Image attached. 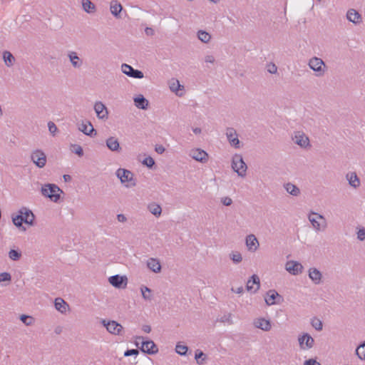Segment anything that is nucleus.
<instances>
[{
    "label": "nucleus",
    "instance_id": "nucleus-1",
    "mask_svg": "<svg viewBox=\"0 0 365 365\" xmlns=\"http://www.w3.org/2000/svg\"><path fill=\"white\" fill-rule=\"evenodd\" d=\"M308 219L317 232L324 230L327 227L325 217L320 214L312 212L309 215Z\"/></svg>",
    "mask_w": 365,
    "mask_h": 365
},
{
    "label": "nucleus",
    "instance_id": "nucleus-2",
    "mask_svg": "<svg viewBox=\"0 0 365 365\" xmlns=\"http://www.w3.org/2000/svg\"><path fill=\"white\" fill-rule=\"evenodd\" d=\"M140 343L141 344L140 349L143 353L153 354L158 351L157 346L152 340L145 341L143 336H137L135 339V345L138 346Z\"/></svg>",
    "mask_w": 365,
    "mask_h": 365
},
{
    "label": "nucleus",
    "instance_id": "nucleus-3",
    "mask_svg": "<svg viewBox=\"0 0 365 365\" xmlns=\"http://www.w3.org/2000/svg\"><path fill=\"white\" fill-rule=\"evenodd\" d=\"M59 192L61 189L55 184H46L41 187V194L55 202L60 198Z\"/></svg>",
    "mask_w": 365,
    "mask_h": 365
},
{
    "label": "nucleus",
    "instance_id": "nucleus-4",
    "mask_svg": "<svg viewBox=\"0 0 365 365\" xmlns=\"http://www.w3.org/2000/svg\"><path fill=\"white\" fill-rule=\"evenodd\" d=\"M308 65L315 72L316 76H323L325 73L326 65L324 61L318 57H312L309 59Z\"/></svg>",
    "mask_w": 365,
    "mask_h": 365
},
{
    "label": "nucleus",
    "instance_id": "nucleus-5",
    "mask_svg": "<svg viewBox=\"0 0 365 365\" xmlns=\"http://www.w3.org/2000/svg\"><path fill=\"white\" fill-rule=\"evenodd\" d=\"M232 168L239 176H245L247 167L241 155L236 154L233 156Z\"/></svg>",
    "mask_w": 365,
    "mask_h": 365
},
{
    "label": "nucleus",
    "instance_id": "nucleus-6",
    "mask_svg": "<svg viewBox=\"0 0 365 365\" xmlns=\"http://www.w3.org/2000/svg\"><path fill=\"white\" fill-rule=\"evenodd\" d=\"M32 162L39 168H43L47 162L46 155L41 150H35L31 155Z\"/></svg>",
    "mask_w": 365,
    "mask_h": 365
},
{
    "label": "nucleus",
    "instance_id": "nucleus-7",
    "mask_svg": "<svg viewBox=\"0 0 365 365\" xmlns=\"http://www.w3.org/2000/svg\"><path fill=\"white\" fill-rule=\"evenodd\" d=\"M101 322L109 333L115 335H121L123 328L120 324L113 320L107 322L105 319H103Z\"/></svg>",
    "mask_w": 365,
    "mask_h": 365
},
{
    "label": "nucleus",
    "instance_id": "nucleus-8",
    "mask_svg": "<svg viewBox=\"0 0 365 365\" xmlns=\"http://www.w3.org/2000/svg\"><path fill=\"white\" fill-rule=\"evenodd\" d=\"M121 71L126 76L133 78L140 79L144 77L143 73L141 71L135 69L127 63L121 65Z\"/></svg>",
    "mask_w": 365,
    "mask_h": 365
},
{
    "label": "nucleus",
    "instance_id": "nucleus-9",
    "mask_svg": "<svg viewBox=\"0 0 365 365\" xmlns=\"http://www.w3.org/2000/svg\"><path fill=\"white\" fill-rule=\"evenodd\" d=\"M266 304L268 306L279 304L282 300V297L274 289H270L266 293L264 297Z\"/></svg>",
    "mask_w": 365,
    "mask_h": 365
},
{
    "label": "nucleus",
    "instance_id": "nucleus-10",
    "mask_svg": "<svg viewBox=\"0 0 365 365\" xmlns=\"http://www.w3.org/2000/svg\"><path fill=\"white\" fill-rule=\"evenodd\" d=\"M292 140L294 143L301 146L302 148H307L309 146V138L303 132H294Z\"/></svg>",
    "mask_w": 365,
    "mask_h": 365
},
{
    "label": "nucleus",
    "instance_id": "nucleus-11",
    "mask_svg": "<svg viewBox=\"0 0 365 365\" xmlns=\"http://www.w3.org/2000/svg\"><path fill=\"white\" fill-rule=\"evenodd\" d=\"M189 155L192 159L200 163L207 162L208 158V154L207 152L200 148H194L190 150Z\"/></svg>",
    "mask_w": 365,
    "mask_h": 365
},
{
    "label": "nucleus",
    "instance_id": "nucleus-12",
    "mask_svg": "<svg viewBox=\"0 0 365 365\" xmlns=\"http://www.w3.org/2000/svg\"><path fill=\"white\" fill-rule=\"evenodd\" d=\"M298 341L302 349H309L313 347L314 344V339L307 333L299 336Z\"/></svg>",
    "mask_w": 365,
    "mask_h": 365
},
{
    "label": "nucleus",
    "instance_id": "nucleus-13",
    "mask_svg": "<svg viewBox=\"0 0 365 365\" xmlns=\"http://www.w3.org/2000/svg\"><path fill=\"white\" fill-rule=\"evenodd\" d=\"M109 283L116 288L125 287L127 285L128 279L125 276L115 274L108 278Z\"/></svg>",
    "mask_w": 365,
    "mask_h": 365
},
{
    "label": "nucleus",
    "instance_id": "nucleus-14",
    "mask_svg": "<svg viewBox=\"0 0 365 365\" xmlns=\"http://www.w3.org/2000/svg\"><path fill=\"white\" fill-rule=\"evenodd\" d=\"M19 213L23 215L24 223L29 225H34L35 215L33 212L26 207H22L19 210Z\"/></svg>",
    "mask_w": 365,
    "mask_h": 365
},
{
    "label": "nucleus",
    "instance_id": "nucleus-15",
    "mask_svg": "<svg viewBox=\"0 0 365 365\" xmlns=\"http://www.w3.org/2000/svg\"><path fill=\"white\" fill-rule=\"evenodd\" d=\"M116 175L123 184L129 183L133 179V174L130 170L123 168L118 169Z\"/></svg>",
    "mask_w": 365,
    "mask_h": 365
},
{
    "label": "nucleus",
    "instance_id": "nucleus-16",
    "mask_svg": "<svg viewBox=\"0 0 365 365\" xmlns=\"http://www.w3.org/2000/svg\"><path fill=\"white\" fill-rule=\"evenodd\" d=\"M226 136L229 141V143L231 144V145L234 146L236 148H240V140L238 139V136L237 134L236 130L232 128H228L226 130Z\"/></svg>",
    "mask_w": 365,
    "mask_h": 365
},
{
    "label": "nucleus",
    "instance_id": "nucleus-17",
    "mask_svg": "<svg viewBox=\"0 0 365 365\" xmlns=\"http://www.w3.org/2000/svg\"><path fill=\"white\" fill-rule=\"evenodd\" d=\"M260 286L259 277L257 274H253L250 279H248L246 285V289L249 292L255 293Z\"/></svg>",
    "mask_w": 365,
    "mask_h": 365
},
{
    "label": "nucleus",
    "instance_id": "nucleus-18",
    "mask_svg": "<svg viewBox=\"0 0 365 365\" xmlns=\"http://www.w3.org/2000/svg\"><path fill=\"white\" fill-rule=\"evenodd\" d=\"M285 268L290 274L297 275L302 272L303 266L298 262L289 261L286 263Z\"/></svg>",
    "mask_w": 365,
    "mask_h": 365
},
{
    "label": "nucleus",
    "instance_id": "nucleus-19",
    "mask_svg": "<svg viewBox=\"0 0 365 365\" xmlns=\"http://www.w3.org/2000/svg\"><path fill=\"white\" fill-rule=\"evenodd\" d=\"M69 61L74 68L79 69L83 64V61L81 59L76 51H70L67 54Z\"/></svg>",
    "mask_w": 365,
    "mask_h": 365
},
{
    "label": "nucleus",
    "instance_id": "nucleus-20",
    "mask_svg": "<svg viewBox=\"0 0 365 365\" xmlns=\"http://www.w3.org/2000/svg\"><path fill=\"white\" fill-rule=\"evenodd\" d=\"M94 110L99 119L108 118V110L106 106L101 101H98L94 105Z\"/></svg>",
    "mask_w": 365,
    "mask_h": 365
},
{
    "label": "nucleus",
    "instance_id": "nucleus-21",
    "mask_svg": "<svg viewBox=\"0 0 365 365\" xmlns=\"http://www.w3.org/2000/svg\"><path fill=\"white\" fill-rule=\"evenodd\" d=\"M254 325L255 327L262 329L264 331H268L271 329L272 325L271 322L268 319H265L264 318H258L254 321Z\"/></svg>",
    "mask_w": 365,
    "mask_h": 365
},
{
    "label": "nucleus",
    "instance_id": "nucleus-22",
    "mask_svg": "<svg viewBox=\"0 0 365 365\" xmlns=\"http://www.w3.org/2000/svg\"><path fill=\"white\" fill-rule=\"evenodd\" d=\"M78 130L83 132L85 135L91 137L96 135V131L93 128V125L89 121L86 123L83 122L81 125H79Z\"/></svg>",
    "mask_w": 365,
    "mask_h": 365
},
{
    "label": "nucleus",
    "instance_id": "nucleus-23",
    "mask_svg": "<svg viewBox=\"0 0 365 365\" xmlns=\"http://www.w3.org/2000/svg\"><path fill=\"white\" fill-rule=\"evenodd\" d=\"M245 242L248 250L251 252H255L257 250L259 242L257 241V237L254 235L251 234L247 235L246 237Z\"/></svg>",
    "mask_w": 365,
    "mask_h": 365
},
{
    "label": "nucleus",
    "instance_id": "nucleus-24",
    "mask_svg": "<svg viewBox=\"0 0 365 365\" xmlns=\"http://www.w3.org/2000/svg\"><path fill=\"white\" fill-rule=\"evenodd\" d=\"M309 277L315 284H319L322 282V274L318 269L312 267L309 269Z\"/></svg>",
    "mask_w": 365,
    "mask_h": 365
},
{
    "label": "nucleus",
    "instance_id": "nucleus-25",
    "mask_svg": "<svg viewBox=\"0 0 365 365\" xmlns=\"http://www.w3.org/2000/svg\"><path fill=\"white\" fill-rule=\"evenodd\" d=\"M346 18L350 22H352L354 24H358L361 22V14L353 9L348 10L346 13Z\"/></svg>",
    "mask_w": 365,
    "mask_h": 365
},
{
    "label": "nucleus",
    "instance_id": "nucleus-26",
    "mask_svg": "<svg viewBox=\"0 0 365 365\" xmlns=\"http://www.w3.org/2000/svg\"><path fill=\"white\" fill-rule=\"evenodd\" d=\"M346 178L349 182V184L350 186L353 187L354 188H357L360 185V180L358 178L357 175L354 172L348 173L346 175Z\"/></svg>",
    "mask_w": 365,
    "mask_h": 365
},
{
    "label": "nucleus",
    "instance_id": "nucleus-27",
    "mask_svg": "<svg viewBox=\"0 0 365 365\" xmlns=\"http://www.w3.org/2000/svg\"><path fill=\"white\" fill-rule=\"evenodd\" d=\"M134 103L138 108L146 110L148 107L149 103L143 95H138L134 98Z\"/></svg>",
    "mask_w": 365,
    "mask_h": 365
},
{
    "label": "nucleus",
    "instance_id": "nucleus-28",
    "mask_svg": "<svg viewBox=\"0 0 365 365\" xmlns=\"http://www.w3.org/2000/svg\"><path fill=\"white\" fill-rule=\"evenodd\" d=\"M148 267L155 273H158L161 271V265L157 259L150 258L147 262Z\"/></svg>",
    "mask_w": 365,
    "mask_h": 365
},
{
    "label": "nucleus",
    "instance_id": "nucleus-29",
    "mask_svg": "<svg viewBox=\"0 0 365 365\" xmlns=\"http://www.w3.org/2000/svg\"><path fill=\"white\" fill-rule=\"evenodd\" d=\"M106 146L111 151H118L120 149L118 139L114 137H110L106 140Z\"/></svg>",
    "mask_w": 365,
    "mask_h": 365
},
{
    "label": "nucleus",
    "instance_id": "nucleus-30",
    "mask_svg": "<svg viewBox=\"0 0 365 365\" xmlns=\"http://www.w3.org/2000/svg\"><path fill=\"white\" fill-rule=\"evenodd\" d=\"M284 187L285 190L292 196H298L300 194L299 188L291 182L284 184Z\"/></svg>",
    "mask_w": 365,
    "mask_h": 365
},
{
    "label": "nucleus",
    "instance_id": "nucleus-31",
    "mask_svg": "<svg viewBox=\"0 0 365 365\" xmlns=\"http://www.w3.org/2000/svg\"><path fill=\"white\" fill-rule=\"evenodd\" d=\"M55 308L61 313L66 312L68 304L61 298H56L54 302Z\"/></svg>",
    "mask_w": 365,
    "mask_h": 365
},
{
    "label": "nucleus",
    "instance_id": "nucleus-32",
    "mask_svg": "<svg viewBox=\"0 0 365 365\" xmlns=\"http://www.w3.org/2000/svg\"><path fill=\"white\" fill-rule=\"evenodd\" d=\"M82 6L86 13L91 14L96 11V6L90 0H82Z\"/></svg>",
    "mask_w": 365,
    "mask_h": 365
},
{
    "label": "nucleus",
    "instance_id": "nucleus-33",
    "mask_svg": "<svg viewBox=\"0 0 365 365\" xmlns=\"http://www.w3.org/2000/svg\"><path fill=\"white\" fill-rule=\"evenodd\" d=\"M3 58L5 62V64L8 67H11V66H13L15 61V58L14 57L12 53L8 51H5L3 52Z\"/></svg>",
    "mask_w": 365,
    "mask_h": 365
},
{
    "label": "nucleus",
    "instance_id": "nucleus-34",
    "mask_svg": "<svg viewBox=\"0 0 365 365\" xmlns=\"http://www.w3.org/2000/svg\"><path fill=\"white\" fill-rule=\"evenodd\" d=\"M23 215L18 212L16 215L12 216V222L15 226L21 228L23 231H26V227H23L22 224L24 223Z\"/></svg>",
    "mask_w": 365,
    "mask_h": 365
},
{
    "label": "nucleus",
    "instance_id": "nucleus-35",
    "mask_svg": "<svg viewBox=\"0 0 365 365\" xmlns=\"http://www.w3.org/2000/svg\"><path fill=\"white\" fill-rule=\"evenodd\" d=\"M122 9L123 8L121 4L118 3L117 1H111L110 10L113 16H118L120 12L121 11Z\"/></svg>",
    "mask_w": 365,
    "mask_h": 365
},
{
    "label": "nucleus",
    "instance_id": "nucleus-36",
    "mask_svg": "<svg viewBox=\"0 0 365 365\" xmlns=\"http://www.w3.org/2000/svg\"><path fill=\"white\" fill-rule=\"evenodd\" d=\"M197 35L198 39L205 43H208L211 39V35L208 32L203 30L198 31Z\"/></svg>",
    "mask_w": 365,
    "mask_h": 365
},
{
    "label": "nucleus",
    "instance_id": "nucleus-37",
    "mask_svg": "<svg viewBox=\"0 0 365 365\" xmlns=\"http://www.w3.org/2000/svg\"><path fill=\"white\" fill-rule=\"evenodd\" d=\"M149 211L156 217L161 215L162 209L161 207L158 204H151L148 205Z\"/></svg>",
    "mask_w": 365,
    "mask_h": 365
},
{
    "label": "nucleus",
    "instance_id": "nucleus-38",
    "mask_svg": "<svg viewBox=\"0 0 365 365\" xmlns=\"http://www.w3.org/2000/svg\"><path fill=\"white\" fill-rule=\"evenodd\" d=\"M195 358L197 364L203 365L207 356L202 351L197 349L195 352Z\"/></svg>",
    "mask_w": 365,
    "mask_h": 365
},
{
    "label": "nucleus",
    "instance_id": "nucleus-39",
    "mask_svg": "<svg viewBox=\"0 0 365 365\" xmlns=\"http://www.w3.org/2000/svg\"><path fill=\"white\" fill-rule=\"evenodd\" d=\"M356 354L361 360H365V341L356 348Z\"/></svg>",
    "mask_w": 365,
    "mask_h": 365
},
{
    "label": "nucleus",
    "instance_id": "nucleus-40",
    "mask_svg": "<svg viewBox=\"0 0 365 365\" xmlns=\"http://www.w3.org/2000/svg\"><path fill=\"white\" fill-rule=\"evenodd\" d=\"M21 257V252L18 250H11L9 252V257L13 261H18Z\"/></svg>",
    "mask_w": 365,
    "mask_h": 365
},
{
    "label": "nucleus",
    "instance_id": "nucleus-41",
    "mask_svg": "<svg viewBox=\"0 0 365 365\" xmlns=\"http://www.w3.org/2000/svg\"><path fill=\"white\" fill-rule=\"evenodd\" d=\"M140 290H141L143 298L145 300L150 301L152 299V297L150 295L151 289L150 288H148L145 286H143L140 288Z\"/></svg>",
    "mask_w": 365,
    "mask_h": 365
},
{
    "label": "nucleus",
    "instance_id": "nucleus-42",
    "mask_svg": "<svg viewBox=\"0 0 365 365\" xmlns=\"http://www.w3.org/2000/svg\"><path fill=\"white\" fill-rule=\"evenodd\" d=\"M230 257L235 264L240 263L242 260V255L238 252H232L230 254Z\"/></svg>",
    "mask_w": 365,
    "mask_h": 365
},
{
    "label": "nucleus",
    "instance_id": "nucleus-43",
    "mask_svg": "<svg viewBox=\"0 0 365 365\" xmlns=\"http://www.w3.org/2000/svg\"><path fill=\"white\" fill-rule=\"evenodd\" d=\"M20 319L26 326H30L34 322L33 317L29 315L22 314L20 317Z\"/></svg>",
    "mask_w": 365,
    "mask_h": 365
},
{
    "label": "nucleus",
    "instance_id": "nucleus-44",
    "mask_svg": "<svg viewBox=\"0 0 365 365\" xmlns=\"http://www.w3.org/2000/svg\"><path fill=\"white\" fill-rule=\"evenodd\" d=\"M187 350H188V348L185 345H182V344H178L175 346L176 352L178 354L182 355V356L185 355Z\"/></svg>",
    "mask_w": 365,
    "mask_h": 365
},
{
    "label": "nucleus",
    "instance_id": "nucleus-45",
    "mask_svg": "<svg viewBox=\"0 0 365 365\" xmlns=\"http://www.w3.org/2000/svg\"><path fill=\"white\" fill-rule=\"evenodd\" d=\"M312 326L317 331H321L322 329V322L320 319L317 318H314L312 320Z\"/></svg>",
    "mask_w": 365,
    "mask_h": 365
},
{
    "label": "nucleus",
    "instance_id": "nucleus-46",
    "mask_svg": "<svg viewBox=\"0 0 365 365\" xmlns=\"http://www.w3.org/2000/svg\"><path fill=\"white\" fill-rule=\"evenodd\" d=\"M11 281V275L10 273L4 272L0 273V282H10Z\"/></svg>",
    "mask_w": 365,
    "mask_h": 365
},
{
    "label": "nucleus",
    "instance_id": "nucleus-47",
    "mask_svg": "<svg viewBox=\"0 0 365 365\" xmlns=\"http://www.w3.org/2000/svg\"><path fill=\"white\" fill-rule=\"evenodd\" d=\"M358 231L356 232L357 239L360 241H364L365 240V228L364 227H357Z\"/></svg>",
    "mask_w": 365,
    "mask_h": 365
},
{
    "label": "nucleus",
    "instance_id": "nucleus-48",
    "mask_svg": "<svg viewBox=\"0 0 365 365\" xmlns=\"http://www.w3.org/2000/svg\"><path fill=\"white\" fill-rule=\"evenodd\" d=\"M220 322L223 323H228L229 324H232L233 322L232 319V314H225L220 318Z\"/></svg>",
    "mask_w": 365,
    "mask_h": 365
},
{
    "label": "nucleus",
    "instance_id": "nucleus-49",
    "mask_svg": "<svg viewBox=\"0 0 365 365\" xmlns=\"http://www.w3.org/2000/svg\"><path fill=\"white\" fill-rule=\"evenodd\" d=\"M48 130L49 132L53 135H54L55 133L57 132L58 130V128H57V126L56 125V124L52 122V121H49L48 123Z\"/></svg>",
    "mask_w": 365,
    "mask_h": 365
},
{
    "label": "nucleus",
    "instance_id": "nucleus-50",
    "mask_svg": "<svg viewBox=\"0 0 365 365\" xmlns=\"http://www.w3.org/2000/svg\"><path fill=\"white\" fill-rule=\"evenodd\" d=\"M139 354L138 349H127L124 352V356H137Z\"/></svg>",
    "mask_w": 365,
    "mask_h": 365
},
{
    "label": "nucleus",
    "instance_id": "nucleus-51",
    "mask_svg": "<svg viewBox=\"0 0 365 365\" xmlns=\"http://www.w3.org/2000/svg\"><path fill=\"white\" fill-rule=\"evenodd\" d=\"M73 152L78 155V156H83V150L81 145H73Z\"/></svg>",
    "mask_w": 365,
    "mask_h": 365
},
{
    "label": "nucleus",
    "instance_id": "nucleus-52",
    "mask_svg": "<svg viewBox=\"0 0 365 365\" xmlns=\"http://www.w3.org/2000/svg\"><path fill=\"white\" fill-rule=\"evenodd\" d=\"M143 163L146 165L148 168H152L155 164V161L153 158L148 157L143 160Z\"/></svg>",
    "mask_w": 365,
    "mask_h": 365
},
{
    "label": "nucleus",
    "instance_id": "nucleus-53",
    "mask_svg": "<svg viewBox=\"0 0 365 365\" xmlns=\"http://www.w3.org/2000/svg\"><path fill=\"white\" fill-rule=\"evenodd\" d=\"M267 71L272 74L276 73L277 71V66L274 63L269 64L267 67Z\"/></svg>",
    "mask_w": 365,
    "mask_h": 365
},
{
    "label": "nucleus",
    "instance_id": "nucleus-54",
    "mask_svg": "<svg viewBox=\"0 0 365 365\" xmlns=\"http://www.w3.org/2000/svg\"><path fill=\"white\" fill-rule=\"evenodd\" d=\"M222 203L225 206H230L232 203V200L229 197H225L221 199Z\"/></svg>",
    "mask_w": 365,
    "mask_h": 365
},
{
    "label": "nucleus",
    "instance_id": "nucleus-55",
    "mask_svg": "<svg viewBox=\"0 0 365 365\" xmlns=\"http://www.w3.org/2000/svg\"><path fill=\"white\" fill-rule=\"evenodd\" d=\"M205 63H213L215 61V58L212 55H206L204 58Z\"/></svg>",
    "mask_w": 365,
    "mask_h": 365
},
{
    "label": "nucleus",
    "instance_id": "nucleus-56",
    "mask_svg": "<svg viewBox=\"0 0 365 365\" xmlns=\"http://www.w3.org/2000/svg\"><path fill=\"white\" fill-rule=\"evenodd\" d=\"M304 365H321L319 362L317 361L315 359H309L304 361Z\"/></svg>",
    "mask_w": 365,
    "mask_h": 365
},
{
    "label": "nucleus",
    "instance_id": "nucleus-57",
    "mask_svg": "<svg viewBox=\"0 0 365 365\" xmlns=\"http://www.w3.org/2000/svg\"><path fill=\"white\" fill-rule=\"evenodd\" d=\"M158 154H162L165 152V148L162 145H157L155 148Z\"/></svg>",
    "mask_w": 365,
    "mask_h": 365
},
{
    "label": "nucleus",
    "instance_id": "nucleus-58",
    "mask_svg": "<svg viewBox=\"0 0 365 365\" xmlns=\"http://www.w3.org/2000/svg\"><path fill=\"white\" fill-rule=\"evenodd\" d=\"M180 83L179 82L177 81L176 83H173L170 86V90L173 91H178V88L180 87Z\"/></svg>",
    "mask_w": 365,
    "mask_h": 365
},
{
    "label": "nucleus",
    "instance_id": "nucleus-59",
    "mask_svg": "<svg viewBox=\"0 0 365 365\" xmlns=\"http://www.w3.org/2000/svg\"><path fill=\"white\" fill-rule=\"evenodd\" d=\"M145 33L147 36H153L154 35V30L152 28L146 27L145 29Z\"/></svg>",
    "mask_w": 365,
    "mask_h": 365
},
{
    "label": "nucleus",
    "instance_id": "nucleus-60",
    "mask_svg": "<svg viewBox=\"0 0 365 365\" xmlns=\"http://www.w3.org/2000/svg\"><path fill=\"white\" fill-rule=\"evenodd\" d=\"M117 219L119 222H124L126 221V217L123 214H118L117 215Z\"/></svg>",
    "mask_w": 365,
    "mask_h": 365
},
{
    "label": "nucleus",
    "instance_id": "nucleus-61",
    "mask_svg": "<svg viewBox=\"0 0 365 365\" xmlns=\"http://www.w3.org/2000/svg\"><path fill=\"white\" fill-rule=\"evenodd\" d=\"M142 330L145 333H150L151 331V327L149 325L145 324L142 327Z\"/></svg>",
    "mask_w": 365,
    "mask_h": 365
},
{
    "label": "nucleus",
    "instance_id": "nucleus-62",
    "mask_svg": "<svg viewBox=\"0 0 365 365\" xmlns=\"http://www.w3.org/2000/svg\"><path fill=\"white\" fill-rule=\"evenodd\" d=\"M232 291L234 292H236L237 294H242L244 291V289L242 287H240L237 288L236 289H235L234 288H232Z\"/></svg>",
    "mask_w": 365,
    "mask_h": 365
},
{
    "label": "nucleus",
    "instance_id": "nucleus-63",
    "mask_svg": "<svg viewBox=\"0 0 365 365\" xmlns=\"http://www.w3.org/2000/svg\"><path fill=\"white\" fill-rule=\"evenodd\" d=\"M192 131L195 134H200L201 133V129L200 128H192Z\"/></svg>",
    "mask_w": 365,
    "mask_h": 365
},
{
    "label": "nucleus",
    "instance_id": "nucleus-64",
    "mask_svg": "<svg viewBox=\"0 0 365 365\" xmlns=\"http://www.w3.org/2000/svg\"><path fill=\"white\" fill-rule=\"evenodd\" d=\"M63 177L66 182L70 181L71 180V177L69 175H64Z\"/></svg>",
    "mask_w": 365,
    "mask_h": 365
}]
</instances>
